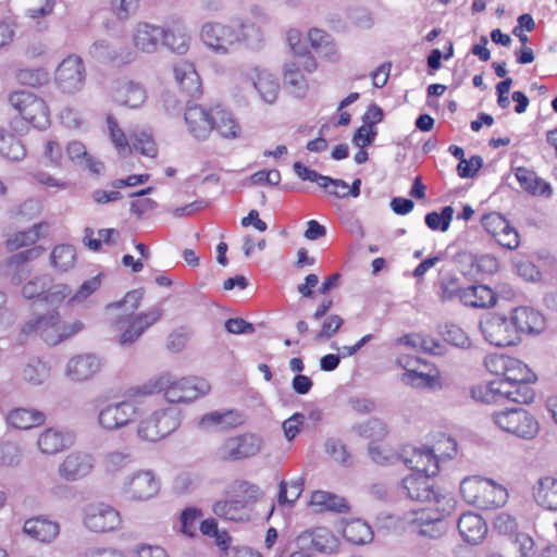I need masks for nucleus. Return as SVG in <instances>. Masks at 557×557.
<instances>
[{"instance_id": "obj_13", "label": "nucleus", "mask_w": 557, "mask_h": 557, "mask_svg": "<svg viewBox=\"0 0 557 557\" xmlns=\"http://www.w3.org/2000/svg\"><path fill=\"white\" fill-rule=\"evenodd\" d=\"M82 522L90 532L107 533L120 529L122 518L120 511L110 504L96 502L84 506Z\"/></svg>"}, {"instance_id": "obj_9", "label": "nucleus", "mask_w": 557, "mask_h": 557, "mask_svg": "<svg viewBox=\"0 0 557 557\" xmlns=\"http://www.w3.org/2000/svg\"><path fill=\"white\" fill-rule=\"evenodd\" d=\"M9 103L35 128L46 129L50 125V111L44 99L37 95L17 90L9 95Z\"/></svg>"}, {"instance_id": "obj_36", "label": "nucleus", "mask_w": 557, "mask_h": 557, "mask_svg": "<svg viewBox=\"0 0 557 557\" xmlns=\"http://www.w3.org/2000/svg\"><path fill=\"white\" fill-rule=\"evenodd\" d=\"M244 416L237 410L212 411L203 414L199 420V428L209 430L220 426L222 430L234 429L244 423Z\"/></svg>"}, {"instance_id": "obj_14", "label": "nucleus", "mask_w": 557, "mask_h": 557, "mask_svg": "<svg viewBox=\"0 0 557 557\" xmlns=\"http://www.w3.org/2000/svg\"><path fill=\"white\" fill-rule=\"evenodd\" d=\"M471 269L469 275L475 277L479 284L468 286L458 290L460 301L468 307L472 308H486L487 307V285L483 284L485 275V257L468 256Z\"/></svg>"}, {"instance_id": "obj_37", "label": "nucleus", "mask_w": 557, "mask_h": 557, "mask_svg": "<svg viewBox=\"0 0 557 557\" xmlns=\"http://www.w3.org/2000/svg\"><path fill=\"white\" fill-rule=\"evenodd\" d=\"M7 423L18 430H29L41 425L46 416L44 412L33 408H15L5 416Z\"/></svg>"}, {"instance_id": "obj_38", "label": "nucleus", "mask_w": 557, "mask_h": 557, "mask_svg": "<svg viewBox=\"0 0 557 557\" xmlns=\"http://www.w3.org/2000/svg\"><path fill=\"white\" fill-rule=\"evenodd\" d=\"M49 230L47 223H37L32 227L20 231L7 239V248L11 251L34 245L40 237H44Z\"/></svg>"}, {"instance_id": "obj_17", "label": "nucleus", "mask_w": 557, "mask_h": 557, "mask_svg": "<svg viewBox=\"0 0 557 557\" xmlns=\"http://www.w3.org/2000/svg\"><path fill=\"white\" fill-rule=\"evenodd\" d=\"M42 252L44 247L35 246L12 255L1 264L3 275L12 284L20 285L30 273L28 262L38 258Z\"/></svg>"}, {"instance_id": "obj_28", "label": "nucleus", "mask_w": 557, "mask_h": 557, "mask_svg": "<svg viewBox=\"0 0 557 557\" xmlns=\"http://www.w3.org/2000/svg\"><path fill=\"white\" fill-rule=\"evenodd\" d=\"M174 78L180 88L190 97H199L202 92L201 82L195 65L181 60L173 65Z\"/></svg>"}, {"instance_id": "obj_58", "label": "nucleus", "mask_w": 557, "mask_h": 557, "mask_svg": "<svg viewBox=\"0 0 557 557\" xmlns=\"http://www.w3.org/2000/svg\"><path fill=\"white\" fill-rule=\"evenodd\" d=\"M453 215V207L446 206L441 212L432 211L428 213L424 218V222L432 231L446 232L449 228Z\"/></svg>"}, {"instance_id": "obj_62", "label": "nucleus", "mask_w": 557, "mask_h": 557, "mask_svg": "<svg viewBox=\"0 0 557 557\" xmlns=\"http://www.w3.org/2000/svg\"><path fill=\"white\" fill-rule=\"evenodd\" d=\"M304 490V481L301 479L294 480L289 483L282 481L278 488V504H293L301 495Z\"/></svg>"}, {"instance_id": "obj_18", "label": "nucleus", "mask_w": 557, "mask_h": 557, "mask_svg": "<svg viewBox=\"0 0 557 557\" xmlns=\"http://www.w3.org/2000/svg\"><path fill=\"white\" fill-rule=\"evenodd\" d=\"M243 77L251 83L263 102L272 104L276 101L280 85L277 79L267 70L255 66L247 67L243 71Z\"/></svg>"}, {"instance_id": "obj_55", "label": "nucleus", "mask_w": 557, "mask_h": 557, "mask_svg": "<svg viewBox=\"0 0 557 557\" xmlns=\"http://www.w3.org/2000/svg\"><path fill=\"white\" fill-rule=\"evenodd\" d=\"M308 40L313 49L325 57L335 54V47L330 34L320 28H311L308 32Z\"/></svg>"}, {"instance_id": "obj_22", "label": "nucleus", "mask_w": 557, "mask_h": 557, "mask_svg": "<svg viewBox=\"0 0 557 557\" xmlns=\"http://www.w3.org/2000/svg\"><path fill=\"white\" fill-rule=\"evenodd\" d=\"M164 35V27L140 22L133 29L132 40L138 51L151 54L158 51Z\"/></svg>"}, {"instance_id": "obj_26", "label": "nucleus", "mask_w": 557, "mask_h": 557, "mask_svg": "<svg viewBox=\"0 0 557 557\" xmlns=\"http://www.w3.org/2000/svg\"><path fill=\"white\" fill-rule=\"evenodd\" d=\"M397 363L405 369V373L401 376L404 384L417 388H432L437 384L436 376L418 370L420 359L405 355L397 359Z\"/></svg>"}, {"instance_id": "obj_25", "label": "nucleus", "mask_w": 557, "mask_h": 557, "mask_svg": "<svg viewBox=\"0 0 557 557\" xmlns=\"http://www.w3.org/2000/svg\"><path fill=\"white\" fill-rule=\"evenodd\" d=\"M112 97L114 102L120 106L138 109L146 102L148 94L141 83L122 81L115 86Z\"/></svg>"}, {"instance_id": "obj_53", "label": "nucleus", "mask_w": 557, "mask_h": 557, "mask_svg": "<svg viewBox=\"0 0 557 557\" xmlns=\"http://www.w3.org/2000/svg\"><path fill=\"white\" fill-rule=\"evenodd\" d=\"M107 126L111 141L114 145L117 153L122 157L128 156L132 151V148L127 137L124 131L120 127L117 121L112 115H108Z\"/></svg>"}, {"instance_id": "obj_16", "label": "nucleus", "mask_w": 557, "mask_h": 557, "mask_svg": "<svg viewBox=\"0 0 557 557\" xmlns=\"http://www.w3.org/2000/svg\"><path fill=\"white\" fill-rule=\"evenodd\" d=\"M95 456L83 449H75L64 456L58 466V474L65 482L86 479L95 469Z\"/></svg>"}, {"instance_id": "obj_4", "label": "nucleus", "mask_w": 557, "mask_h": 557, "mask_svg": "<svg viewBox=\"0 0 557 557\" xmlns=\"http://www.w3.org/2000/svg\"><path fill=\"white\" fill-rule=\"evenodd\" d=\"M210 384L201 377H177L171 373L156 375L141 385L132 388L134 396H150L162 393L170 404H190L207 395Z\"/></svg>"}, {"instance_id": "obj_59", "label": "nucleus", "mask_w": 557, "mask_h": 557, "mask_svg": "<svg viewBox=\"0 0 557 557\" xmlns=\"http://www.w3.org/2000/svg\"><path fill=\"white\" fill-rule=\"evenodd\" d=\"M72 296V288L70 285L64 283L49 284L46 288V293L42 296V301L49 306L58 307L64 300L69 301Z\"/></svg>"}, {"instance_id": "obj_39", "label": "nucleus", "mask_w": 557, "mask_h": 557, "mask_svg": "<svg viewBox=\"0 0 557 557\" xmlns=\"http://www.w3.org/2000/svg\"><path fill=\"white\" fill-rule=\"evenodd\" d=\"M310 505L317 511L346 512L349 509L345 498L326 491H314L310 497Z\"/></svg>"}, {"instance_id": "obj_15", "label": "nucleus", "mask_w": 557, "mask_h": 557, "mask_svg": "<svg viewBox=\"0 0 557 557\" xmlns=\"http://www.w3.org/2000/svg\"><path fill=\"white\" fill-rule=\"evenodd\" d=\"M86 78L84 62L81 57L70 54L55 70V84L58 88L65 94H75L79 91Z\"/></svg>"}, {"instance_id": "obj_24", "label": "nucleus", "mask_w": 557, "mask_h": 557, "mask_svg": "<svg viewBox=\"0 0 557 557\" xmlns=\"http://www.w3.org/2000/svg\"><path fill=\"white\" fill-rule=\"evenodd\" d=\"M296 543L300 548L312 547L313 549L332 554L338 547V539L326 528L319 527L299 534Z\"/></svg>"}, {"instance_id": "obj_51", "label": "nucleus", "mask_w": 557, "mask_h": 557, "mask_svg": "<svg viewBox=\"0 0 557 557\" xmlns=\"http://www.w3.org/2000/svg\"><path fill=\"white\" fill-rule=\"evenodd\" d=\"M84 244L92 251H99L101 243L108 245H116L120 237L119 231L114 228H101L98 231V238H94V231L89 227L85 228Z\"/></svg>"}, {"instance_id": "obj_50", "label": "nucleus", "mask_w": 557, "mask_h": 557, "mask_svg": "<svg viewBox=\"0 0 557 557\" xmlns=\"http://www.w3.org/2000/svg\"><path fill=\"white\" fill-rule=\"evenodd\" d=\"M133 461V456L127 449H113L103 454L101 465L106 472L116 473L122 471Z\"/></svg>"}, {"instance_id": "obj_63", "label": "nucleus", "mask_w": 557, "mask_h": 557, "mask_svg": "<svg viewBox=\"0 0 557 557\" xmlns=\"http://www.w3.org/2000/svg\"><path fill=\"white\" fill-rule=\"evenodd\" d=\"M144 292L141 289H134L128 292L122 300L108 304L106 309L119 310L125 308V314H134V311L139 307Z\"/></svg>"}, {"instance_id": "obj_20", "label": "nucleus", "mask_w": 557, "mask_h": 557, "mask_svg": "<svg viewBox=\"0 0 557 557\" xmlns=\"http://www.w3.org/2000/svg\"><path fill=\"white\" fill-rule=\"evenodd\" d=\"M214 112L199 104L187 106L185 123L188 133L197 140H205L213 131Z\"/></svg>"}, {"instance_id": "obj_54", "label": "nucleus", "mask_w": 557, "mask_h": 557, "mask_svg": "<svg viewBox=\"0 0 557 557\" xmlns=\"http://www.w3.org/2000/svg\"><path fill=\"white\" fill-rule=\"evenodd\" d=\"M136 435L140 441L147 443H157L164 440V436L151 413L138 422Z\"/></svg>"}, {"instance_id": "obj_11", "label": "nucleus", "mask_w": 557, "mask_h": 557, "mask_svg": "<svg viewBox=\"0 0 557 557\" xmlns=\"http://www.w3.org/2000/svg\"><path fill=\"white\" fill-rule=\"evenodd\" d=\"M160 486V479L152 470L139 469L123 479L121 493L131 502L141 503L156 497Z\"/></svg>"}, {"instance_id": "obj_34", "label": "nucleus", "mask_w": 557, "mask_h": 557, "mask_svg": "<svg viewBox=\"0 0 557 557\" xmlns=\"http://www.w3.org/2000/svg\"><path fill=\"white\" fill-rule=\"evenodd\" d=\"M23 531L36 541L50 543L59 535L60 527L55 521L35 517L25 521Z\"/></svg>"}, {"instance_id": "obj_56", "label": "nucleus", "mask_w": 557, "mask_h": 557, "mask_svg": "<svg viewBox=\"0 0 557 557\" xmlns=\"http://www.w3.org/2000/svg\"><path fill=\"white\" fill-rule=\"evenodd\" d=\"M101 283L102 280L100 274L84 281L75 293L72 292V296L69 298V305L75 306L83 304L100 288Z\"/></svg>"}, {"instance_id": "obj_47", "label": "nucleus", "mask_w": 557, "mask_h": 557, "mask_svg": "<svg viewBox=\"0 0 557 557\" xmlns=\"http://www.w3.org/2000/svg\"><path fill=\"white\" fill-rule=\"evenodd\" d=\"M0 154L12 161H21L26 156L24 144L14 135L0 127Z\"/></svg>"}, {"instance_id": "obj_32", "label": "nucleus", "mask_w": 557, "mask_h": 557, "mask_svg": "<svg viewBox=\"0 0 557 557\" xmlns=\"http://www.w3.org/2000/svg\"><path fill=\"white\" fill-rule=\"evenodd\" d=\"M50 366L39 357L28 358L18 369L17 377L25 384L39 386L50 376Z\"/></svg>"}, {"instance_id": "obj_61", "label": "nucleus", "mask_w": 557, "mask_h": 557, "mask_svg": "<svg viewBox=\"0 0 557 557\" xmlns=\"http://www.w3.org/2000/svg\"><path fill=\"white\" fill-rule=\"evenodd\" d=\"M51 283L49 275H39L28 282L22 287V295L26 299L39 298L42 301V296L46 293L47 286Z\"/></svg>"}, {"instance_id": "obj_19", "label": "nucleus", "mask_w": 557, "mask_h": 557, "mask_svg": "<svg viewBox=\"0 0 557 557\" xmlns=\"http://www.w3.org/2000/svg\"><path fill=\"white\" fill-rule=\"evenodd\" d=\"M519 333L512 322L500 313L490 312V345L496 347L513 346L519 342Z\"/></svg>"}, {"instance_id": "obj_23", "label": "nucleus", "mask_w": 557, "mask_h": 557, "mask_svg": "<svg viewBox=\"0 0 557 557\" xmlns=\"http://www.w3.org/2000/svg\"><path fill=\"white\" fill-rule=\"evenodd\" d=\"M75 436L63 428H47L37 438V447L44 455H55L73 446Z\"/></svg>"}, {"instance_id": "obj_5", "label": "nucleus", "mask_w": 557, "mask_h": 557, "mask_svg": "<svg viewBox=\"0 0 557 557\" xmlns=\"http://www.w3.org/2000/svg\"><path fill=\"white\" fill-rule=\"evenodd\" d=\"M84 329V323L79 320L62 321L61 314L57 308L44 313H34L25 320L18 331L21 339L37 336L47 345L55 346Z\"/></svg>"}, {"instance_id": "obj_43", "label": "nucleus", "mask_w": 557, "mask_h": 557, "mask_svg": "<svg viewBox=\"0 0 557 557\" xmlns=\"http://www.w3.org/2000/svg\"><path fill=\"white\" fill-rule=\"evenodd\" d=\"M534 499L548 510H557V479L542 478L534 487Z\"/></svg>"}, {"instance_id": "obj_6", "label": "nucleus", "mask_w": 557, "mask_h": 557, "mask_svg": "<svg viewBox=\"0 0 557 557\" xmlns=\"http://www.w3.org/2000/svg\"><path fill=\"white\" fill-rule=\"evenodd\" d=\"M136 403L123 399L97 405L96 424L108 433H114L135 423L139 417Z\"/></svg>"}, {"instance_id": "obj_29", "label": "nucleus", "mask_w": 557, "mask_h": 557, "mask_svg": "<svg viewBox=\"0 0 557 557\" xmlns=\"http://www.w3.org/2000/svg\"><path fill=\"white\" fill-rule=\"evenodd\" d=\"M458 530L466 542L475 545L484 540L487 524L481 515L469 511L459 517Z\"/></svg>"}, {"instance_id": "obj_12", "label": "nucleus", "mask_w": 557, "mask_h": 557, "mask_svg": "<svg viewBox=\"0 0 557 557\" xmlns=\"http://www.w3.org/2000/svg\"><path fill=\"white\" fill-rule=\"evenodd\" d=\"M163 315V309L160 306H153L146 312L138 314H125L117 317L114 326L122 331L119 343L127 346L136 342L141 334Z\"/></svg>"}, {"instance_id": "obj_48", "label": "nucleus", "mask_w": 557, "mask_h": 557, "mask_svg": "<svg viewBox=\"0 0 557 557\" xmlns=\"http://www.w3.org/2000/svg\"><path fill=\"white\" fill-rule=\"evenodd\" d=\"M51 264L60 272L71 270L76 261V249L69 244L58 245L50 255Z\"/></svg>"}, {"instance_id": "obj_10", "label": "nucleus", "mask_w": 557, "mask_h": 557, "mask_svg": "<svg viewBox=\"0 0 557 557\" xmlns=\"http://www.w3.org/2000/svg\"><path fill=\"white\" fill-rule=\"evenodd\" d=\"M263 437L257 433L246 432L226 437L215 450L222 461H238L255 457L263 448Z\"/></svg>"}, {"instance_id": "obj_52", "label": "nucleus", "mask_w": 557, "mask_h": 557, "mask_svg": "<svg viewBox=\"0 0 557 557\" xmlns=\"http://www.w3.org/2000/svg\"><path fill=\"white\" fill-rule=\"evenodd\" d=\"M306 181L315 182L329 194L334 195L338 198H344L345 193H347V183L345 181L322 175L314 170L310 171Z\"/></svg>"}, {"instance_id": "obj_27", "label": "nucleus", "mask_w": 557, "mask_h": 557, "mask_svg": "<svg viewBox=\"0 0 557 557\" xmlns=\"http://www.w3.org/2000/svg\"><path fill=\"white\" fill-rule=\"evenodd\" d=\"M215 516L234 522L248 521L251 516V507L249 499L232 498L218 500L212 506Z\"/></svg>"}, {"instance_id": "obj_31", "label": "nucleus", "mask_w": 557, "mask_h": 557, "mask_svg": "<svg viewBox=\"0 0 557 557\" xmlns=\"http://www.w3.org/2000/svg\"><path fill=\"white\" fill-rule=\"evenodd\" d=\"M512 322L516 325L518 333L525 334H540L545 329L544 315L533 308L520 307L513 309Z\"/></svg>"}, {"instance_id": "obj_49", "label": "nucleus", "mask_w": 557, "mask_h": 557, "mask_svg": "<svg viewBox=\"0 0 557 557\" xmlns=\"http://www.w3.org/2000/svg\"><path fill=\"white\" fill-rule=\"evenodd\" d=\"M189 42L190 34L185 28H165V35L161 41V44L177 54H185L189 49Z\"/></svg>"}, {"instance_id": "obj_1", "label": "nucleus", "mask_w": 557, "mask_h": 557, "mask_svg": "<svg viewBox=\"0 0 557 557\" xmlns=\"http://www.w3.org/2000/svg\"><path fill=\"white\" fill-rule=\"evenodd\" d=\"M401 492L417 502L434 500L436 508H419L404 512L403 525L410 532L431 539L438 537L445 531L443 518L454 509L456 502L450 495H437L432 476L408 474L401 481Z\"/></svg>"}, {"instance_id": "obj_42", "label": "nucleus", "mask_w": 557, "mask_h": 557, "mask_svg": "<svg viewBox=\"0 0 557 557\" xmlns=\"http://www.w3.org/2000/svg\"><path fill=\"white\" fill-rule=\"evenodd\" d=\"M300 66L304 67L302 61L297 60L288 62L284 67V82L289 88L290 92L298 98L305 97L308 84L300 71Z\"/></svg>"}, {"instance_id": "obj_44", "label": "nucleus", "mask_w": 557, "mask_h": 557, "mask_svg": "<svg viewBox=\"0 0 557 557\" xmlns=\"http://www.w3.org/2000/svg\"><path fill=\"white\" fill-rule=\"evenodd\" d=\"M287 42L292 52L298 60L302 61L304 69L307 72H312L315 69V61L308 54L306 41L298 29L292 28L287 32Z\"/></svg>"}, {"instance_id": "obj_35", "label": "nucleus", "mask_w": 557, "mask_h": 557, "mask_svg": "<svg viewBox=\"0 0 557 557\" xmlns=\"http://www.w3.org/2000/svg\"><path fill=\"white\" fill-rule=\"evenodd\" d=\"M89 53L101 62H115L119 64L128 63L134 59L132 51L122 52L117 45L104 39L95 41L89 49Z\"/></svg>"}, {"instance_id": "obj_64", "label": "nucleus", "mask_w": 557, "mask_h": 557, "mask_svg": "<svg viewBox=\"0 0 557 557\" xmlns=\"http://www.w3.org/2000/svg\"><path fill=\"white\" fill-rule=\"evenodd\" d=\"M201 516V510L196 507H188L184 509L180 517L181 532L184 535L194 537L197 533V523Z\"/></svg>"}, {"instance_id": "obj_2", "label": "nucleus", "mask_w": 557, "mask_h": 557, "mask_svg": "<svg viewBox=\"0 0 557 557\" xmlns=\"http://www.w3.org/2000/svg\"><path fill=\"white\" fill-rule=\"evenodd\" d=\"M256 20L235 17L230 23L209 21L200 29L201 41L214 53L225 55L233 49L244 46L258 50L262 47L264 34L260 24L268 22V16L259 10H253Z\"/></svg>"}, {"instance_id": "obj_60", "label": "nucleus", "mask_w": 557, "mask_h": 557, "mask_svg": "<svg viewBox=\"0 0 557 557\" xmlns=\"http://www.w3.org/2000/svg\"><path fill=\"white\" fill-rule=\"evenodd\" d=\"M16 79L22 85L39 87L49 81V73L44 67L22 69L16 73Z\"/></svg>"}, {"instance_id": "obj_41", "label": "nucleus", "mask_w": 557, "mask_h": 557, "mask_svg": "<svg viewBox=\"0 0 557 557\" xmlns=\"http://www.w3.org/2000/svg\"><path fill=\"white\" fill-rule=\"evenodd\" d=\"M151 414L164 438L174 433L180 428L183 420L182 410L173 406L157 409L152 411Z\"/></svg>"}, {"instance_id": "obj_7", "label": "nucleus", "mask_w": 557, "mask_h": 557, "mask_svg": "<svg viewBox=\"0 0 557 557\" xmlns=\"http://www.w3.org/2000/svg\"><path fill=\"white\" fill-rule=\"evenodd\" d=\"M444 437V444L449 451H442L441 447H410L404 451V462L411 470L410 474L435 476L440 472L437 453L451 458L456 454V442L451 437Z\"/></svg>"}, {"instance_id": "obj_21", "label": "nucleus", "mask_w": 557, "mask_h": 557, "mask_svg": "<svg viewBox=\"0 0 557 557\" xmlns=\"http://www.w3.org/2000/svg\"><path fill=\"white\" fill-rule=\"evenodd\" d=\"M102 360L95 354H82L72 357L65 367V376L73 382H84L97 374Z\"/></svg>"}, {"instance_id": "obj_40", "label": "nucleus", "mask_w": 557, "mask_h": 557, "mask_svg": "<svg viewBox=\"0 0 557 557\" xmlns=\"http://www.w3.org/2000/svg\"><path fill=\"white\" fill-rule=\"evenodd\" d=\"M486 491L487 481L481 476H469L460 483V493L463 499L472 505L483 506Z\"/></svg>"}, {"instance_id": "obj_45", "label": "nucleus", "mask_w": 557, "mask_h": 557, "mask_svg": "<svg viewBox=\"0 0 557 557\" xmlns=\"http://www.w3.org/2000/svg\"><path fill=\"white\" fill-rule=\"evenodd\" d=\"M343 536L354 544H366L372 541L373 532L371 527L361 519H354L343 528Z\"/></svg>"}, {"instance_id": "obj_8", "label": "nucleus", "mask_w": 557, "mask_h": 557, "mask_svg": "<svg viewBox=\"0 0 557 557\" xmlns=\"http://www.w3.org/2000/svg\"><path fill=\"white\" fill-rule=\"evenodd\" d=\"M492 419L497 428L518 438L532 440L540 431L537 420L523 408H507L494 411Z\"/></svg>"}, {"instance_id": "obj_46", "label": "nucleus", "mask_w": 557, "mask_h": 557, "mask_svg": "<svg viewBox=\"0 0 557 557\" xmlns=\"http://www.w3.org/2000/svg\"><path fill=\"white\" fill-rule=\"evenodd\" d=\"M213 117V129H215L222 137L227 139H235L239 137L240 126L231 112L219 109L214 111Z\"/></svg>"}, {"instance_id": "obj_3", "label": "nucleus", "mask_w": 557, "mask_h": 557, "mask_svg": "<svg viewBox=\"0 0 557 557\" xmlns=\"http://www.w3.org/2000/svg\"><path fill=\"white\" fill-rule=\"evenodd\" d=\"M534 381V373L520 360L490 352V403L530 404L535 396L531 387Z\"/></svg>"}, {"instance_id": "obj_57", "label": "nucleus", "mask_w": 557, "mask_h": 557, "mask_svg": "<svg viewBox=\"0 0 557 557\" xmlns=\"http://www.w3.org/2000/svg\"><path fill=\"white\" fill-rule=\"evenodd\" d=\"M131 138L135 150L149 158L157 156L158 149L150 132L146 129L134 131Z\"/></svg>"}, {"instance_id": "obj_30", "label": "nucleus", "mask_w": 557, "mask_h": 557, "mask_svg": "<svg viewBox=\"0 0 557 557\" xmlns=\"http://www.w3.org/2000/svg\"><path fill=\"white\" fill-rule=\"evenodd\" d=\"M67 159L82 170H87L91 174H100L104 166L103 163L89 153L86 146L78 140L67 143L65 147Z\"/></svg>"}, {"instance_id": "obj_33", "label": "nucleus", "mask_w": 557, "mask_h": 557, "mask_svg": "<svg viewBox=\"0 0 557 557\" xmlns=\"http://www.w3.org/2000/svg\"><path fill=\"white\" fill-rule=\"evenodd\" d=\"M516 178L522 189L534 197L550 198L553 188L548 182L537 176V174L525 168L516 169Z\"/></svg>"}]
</instances>
